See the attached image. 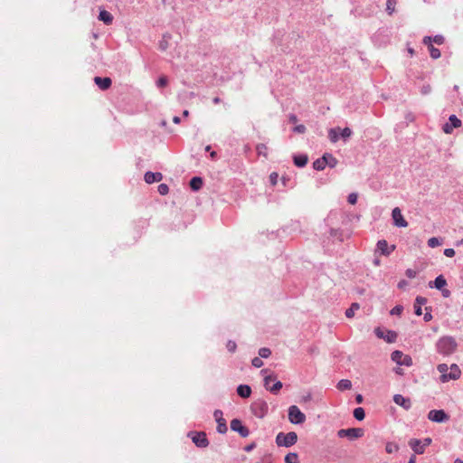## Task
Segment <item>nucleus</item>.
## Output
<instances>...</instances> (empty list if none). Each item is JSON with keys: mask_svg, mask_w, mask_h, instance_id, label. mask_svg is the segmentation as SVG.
Returning <instances> with one entry per match:
<instances>
[{"mask_svg": "<svg viewBox=\"0 0 463 463\" xmlns=\"http://www.w3.org/2000/svg\"><path fill=\"white\" fill-rule=\"evenodd\" d=\"M437 370L440 373V382L448 383L450 380H457L460 377L461 371L456 364L449 367L446 364H439Z\"/></svg>", "mask_w": 463, "mask_h": 463, "instance_id": "f257e3e1", "label": "nucleus"}, {"mask_svg": "<svg viewBox=\"0 0 463 463\" xmlns=\"http://www.w3.org/2000/svg\"><path fill=\"white\" fill-rule=\"evenodd\" d=\"M458 344L452 336H442L436 344L438 353L443 355H450L457 349Z\"/></svg>", "mask_w": 463, "mask_h": 463, "instance_id": "f03ea898", "label": "nucleus"}, {"mask_svg": "<svg viewBox=\"0 0 463 463\" xmlns=\"http://www.w3.org/2000/svg\"><path fill=\"white\" fill-rule=\"evenodd\" d=\"M298 441V435L294 431L288 433L279 432L276 436V444L279 447L289 448L295 445Z\"/></svg>", "mask_w": 463, "mask_h": 463, "instance_id": "7ed1b4c3", "label": "nucleus"}, {"mask_svg": "<svg viewBox=\"0 0 463 463\" xmlns=\"http://www.w3.org/2000/svg\"><path fill=\"white\" fill-rule=\"evenodd\" d=\"M268 373V369H262L260 373L264 375V386L267 390H269L272 393H277L282 388V383L280 381H276L274 385L270 386L269 383L276 380V375L274 374H266Z\"/></svg>", "mask_w": 463, "mask_h": 463, "instance_id": "20e7f679", "label": "nucleus"}, {"mask_svg": "<svg viewBox=\"0 0 463 463\" xmlns=\"http://www.w3.org/2000/svg\"><path fill=\"white\" fill-rule=\"evenodd\" d=\"M268 403L263 400H257L250 405V411L254 416L262 419L268 413Z\"/></svg>", "mask_w": 463, "mask_h": 463, "instance_id": "39448f33", "label": "nucleus"}, {"mask_svg": "<svg viewBox=\"0 0 463 463\" xmlns=\"http://www.w3.org/2000/svg\"><path fill=\"white\" fill-rule=\"evenodd\" d=\"M306 415L297 405H291L288 408V420L292 424H302L306 421Z\"/></svg>", "mask_w": 463, "mask_h": 463, "instance_id": "423d86ee", "label": "nucleus"}, {"mask_svg": "<svg viewBox=\"0 0 463 463\" xmlns=\"http://www.w3.org/2000/svg\"><path fill=\"white\" fill-rule=\"evenodd\" d=\"M392 360L399 365L411 366L412 359L410 355L404 354L402 351L396 350L391 354Z\"/></svg>", "mask_w": 463, "mask_h": 463, "instance_id": "0eeeda50", "label": "nucleus"}, {"mask_svg": "<svg viewBox=\"0 0 463 463\" xmlns=\"http://www.w3.org/2000/svg\"><path fill=\"white\" fill-rule=\"evenodd\" d=\"M428 419L433 422L442 423L448 421L449 416L443 410H431L428 413Z\"/></svg>", "mask_w": 463, "mask_h": 463, "instance_id": "6e6552de", "label": "nucleus"}, {"mask_svg": "<svg viewBox=\"0 0 463 463\" xmlns=\"http://www.w3.org/2000/svg\"><path fill=\"white\" fill-rule=\"evenodd\" d=\"M188 436L198 448H206L209 445L206 434L204 432H190Z\"/></svg>", "mask_w": 463, "mask_h": 463, "instance_id": "1a4fd4ad", "label": "nucleus"}, {"mask_svg": "<svg viewBox=\"0 0 463 463\" xmlns=\"http://www.w3.org/2000/svg\"><path fill=\"white\" fill-rule=\"evenodd\" d=\"M374 333L378 338L384 339L387 343H394L397 339V334L392 330L383 331L380 327H376Z\"/></svg>", "mask_w": 463, "mask_h": 463, "instance_id": "9d476101", "label": "nucleus"}, {"mask_svg": "<svg viewBox=\"0 0 463 463\" xmlns=\"http://www.w3.org/2000/svg\"><path fill=\"white\" fill-rule=\"evenodd\" d=\"M214 419L217 422V431L221 434H224L228 430L226 420L223 418L222 411L221 410H215L213 412Z\"/></svg>", "mask_w": 463, "mask_h": 463, "instance_id": "9b49d317", "label": "nucleus"}, {"mask_svg": "<svg viewBox=\"0 0 463 463\" xmlns=\"http://www.w3.org/2000/svg\"><path fill=\"white\" fill-rule=\"evenodd\" d=\"M231 430L238 432L242 438H246L250 434V430L247 427L243 426L239 419H233L231 421Z\"/></svg>", "mask_w": 463, "mask_h": 463, "instance_id": "f8f14e48", "label": "nucleus"}, {"mask_svg": "<svg viewBox=\"0 0 463 463\" xmlns=\"http://www.w3.org/2000/svg\"><path fill=\"white\" fill-rule=\"evenodd\" d=\"M460 126L461 120L458 119L456 115H451L449 118V122L443 126L442 129L445 133L450 134L454 128H459Z\"/></svg>", "mask_w": 463, "mask_h": 463, "instance_id": "ddd939ff", "label": "nucleus"}, {"mask_svg": "<svg viewBox=\"0 0 463 463\" xmlns=\"http://www.w3.org/2000/svg\"><path fill=\"white\" fill-rule=\"evenodd\" d=\"M392 220H393V223L395 226L397 227H407L408 226V222L407 221H405V219L403 218L402 214V212L400 210V208L398 207H395L392 212Z\"/></svg>", "mask_w": 463, "mask_h": 463, "instance_id": "4468645a", "label": "nucleus"}, {"mask_svg": "<svg viewBox=\"0 0 463 463\" xmlns=\"http://www.w3.org/2000/svg\"><path fill=\"white\" fill-rule=\"evenodd\" d=\"M394 250L395 246H389L385 240H381L377 242V250L384 256H389Z\"/></svg>", "mask_w": 463, "mask_h": 463, "instance_id": "2eb2a0df", "label": "nucleus"}, {"mask_svg": "<svg viewBox=\"0 0 463 463\" xmlns=\"http://www.w3.org/2000/svg\"><path fill=\"white\" fill-rule=\"evenodd\" d=\"M393 402L397 405L402 407L403 409H405L407 411L410 410L411 407V400L409 398L403 397L402 394H395L393 396Z\"/></svg>", "mask_w": 463, "mask_h": 463, "instance_id": "dca6fc26", "label": "nucleus"}, {"mask_svg": "<svg viewBox=\"0 0 463 463\" xmlns=\"http://www.w3.org/2000/svg\"><path fill=\"white\" fill-rule=\"evenodd\" d=\"M409 446L411 447V449L416 453V454H423L424 451H425V449L422 445V442L421 440L420 439H411L410 441H409Z\"/></svg>", "mask_w": 463, "mask_h": 463, "instance_id": "f3484780", "label": "nucleus"}, {"mask_svg": "<svg viewBox=\"0 0 463 463\" xmlns=\"http://www.w3.org/2000/svg\"><path fill=\"white\" fill-rule=\"evenodd\" d=\"M94 82L102 90H108L111 86V83H112L111 79L108 78V77H105V78L95 77Z\"/></svg>", "mask_w": 463, "mask_h": 463, "instance_id": "a211bd4d", "label": "nucleus"}, {"mask_svg": "<svg viewBox=\"0 0 463 463\" xmlns=\"http://www.w3.org/2000/svg\"><path fill=\"white\" fill-rule=\"evenodd\" d=\"M144 179L146 183L153 184L156 182H160L163 179V175L159 172L153 173L148 171L145 174Z\"/></svg>", "mask_w": 463, "mask_h": 463, "instance_id": "6ab92c4d", "label": "nucleus"}, {"mask_svg": "<svg viewBox=\"0 0 463 463\" xmlns=\"http://www.w3.org/2000/svg\"><path fill=\"white\" fill-rule=\"evenodd\" d=\"M427 303V298L424 297L418 296L415 299L414 303V313L417 316H420L422 314L421 306Z\"/></svg>", "mask_w": 463, "mask_h": 463, "instance_id": "aec40b11", "label": "nucleus"}, {"mask_svg": "<svg viewBox=\"0 0 463 463\" xmlns=\"http://www.w3.org/2000/svg\"><path fill=\"white\" fill-rule=\"evenodd\" d=\"M447 285V281L442 275H439L434 281L429 283L430 288H436L437 289H442Z\"/></svg>", "mask_w": 463, "mask_h": 463, "instance_id": "412c9836", "label": "nucleus"}, {"mask_svg": "<svg viewBox=\"0 0 463 463\" xmlns=\"http://www.w3.org/2000/svg\"><path fill=\"white\" fill-rule=\"evenodd\" d=\"M364 430L362 428H350L348 429L347 438L351 440L363 437Z\"/></svg>", "mask_w": 463, "mask_h": 463, "instance_id": "4be33fe9", "label": "nucleus"}, {"mask_svg": "<svg viewBox=\"0 0 463 463\" xmlns=\"http://www.w3.org/2000/svg\"><path fill=\"white\" fill-rule=\"evenodd\" d=\"M237 393L241 398H248L251 394V388L247 384H241L237 387Z\"/></svg>", "mask_w": 463, "mask_h": 463, "instance_id": "5701e85b", "label": "nucleus"}, {"mask_svg": "<svg viewBox=\"0 0 463 463\" xmlns=\"http://www.w3.org/2000/svg\"><path fill=\"white\" fill-rule=\"evenodd\" d=\"M99 20L102 21L105 24H111L113 16L109 12L101 10L99 14Z\"/></svg>", "mask_w": 463, "mask_h": 463, "instance_id": "b1692460", "label": "nucleus"}, {"mask_svg": "<svg viewBox=\"0 0 463 463\" xmlns=\"http://www.w3.org/2000/svg\"><path fill=\"white\" fill-rule=\"evenodd\" d=\"M293 161L298 167H303L307 164L308 157L307 155H298L294 156Z\"/></svg>", "mask_w": 463, "mask_h": 463, "instance_id": "393cba45", "label": "nucleus"}, {"mask_svg": "<svg viewBox=\"0 0 463 463\" xmlns=\"http://www.w3.org/2000/svg\"><path fill=\"white\" fill-rule=\"evenodd\" d=\"M203 186V179L199 176H194L190 180V187L193 191H198Z\"/></svg>", "mask_w": 463, "mask_h": 463, "instance_id": "a878e982", "label": "nucleus"}, {"mask_svg": "<svg viewBox=\"0 0 463 463\" xmlns=\"http://www.w3.org/2000/svg\"><path fill=\"white\" fill-rule=\"evenodd\" d=\"M324 156L326 157L325 165H328L330 168H334L337 165V159L329 153H325Z\"/></svg>", "mask_w": 463, "mask_h": 463, "instance_id": "bb28decb", "label": "nucleus"}, {"mask_svg": "<svg viewBox=\"0 0 463 463\" xmlns=\"http://www.w3.org/2000/svg\"><path fill=\"white\" fill-rule=\"evenodd\" d=\"M340 128H330L328 131V137L332 143H335L339 139Z\"/></svg>", "mask_w": 463, "mask_h": 463, "instance_id": "cd10ccee", "label": "nucleus"}, {"mask_svg": "<svg viewBox=\"0 0 463 463\" xmlns=\"http://www.w3.org/2000/svg\"><path fill=\"white\" fill-rule=\"evenodd\" d=\"M431 41L440 45L444 43V37L442 35H435L433 38H431L430 36H425L423 39V43L425 44H430Z\"/></svg>", "mask_w": 463, "mask_h": 463, "instance_id": "c85d7f7f", "label": "nucleus"}, {"mask_svg": "<svg viewBox=\"0 0 463 463\" xmlns=\"http://www.w3.org/2000/svg\"><path fill=\"white\" fill-rule=\"evenodd\" d=\"M352 388V383L350 380L342 379L337 383V389L340 391L350 390Z\"/></svg>", "mask_w": 463, "mask_h": 463, "instance_id": "c756f323", "label": "nucleus"}, {"mask_svg": "<svg viewBox=\"0 0 463 463\" xmlns=\"http://www.w3.org/2000/svg\"><path fill=\"white\" fill-rule=\"evenodd\" d=\"M325 161H326V157L324 156L322 157L317 159L316 161H314V163H313L314 169L317 170V171L324 170L326 167Z\"/></svg>", "mask_w": 463, "mask_h": 463, "instance_id": "7c9ffc66", "label": "nucleus"}, {"mask_svg": "<svg viewBox=\"0 0 463 463\" xmlns=\"http://www.w3.org/2000/svg\"><path fill=\"white\" fill-rule=\"evenodd\" d=\"M360 308V305L358 303H353L351 307L346 309L345 317L347 318H352L354 316V312Z\"/></svg>", "mask_w": 463, "mask_h": 463, "instance_id": "2f4dec72", "label": "nucleus"}, {"mask_svg": "<svg viewBox=\"0 0 463 463\" xmlns=\"http://www.w3.org/2000/svg\"><path fill=\"white\" fill-rule=\"evenodd\" d=\"M354 417L357 420H363L365 417L364 410L362 407H357L354 410Z\"/></svg>", "mask_w": 463, "mask_h": 463, "instance_id": "473e14b6", "label": "nucleus"}, {"mask_svg": "<svg viewBox=\"0 0 463 463\" xmlns=\"http://www.w3.org/2000/svg\"><path fill=\"white\" fill-rule=\"evenodd\" d=\"M298 456L297 453L289 452L285 457V462L286 463H298Z\"/></svg>", "mask_w": 463, "mask_h": 463, "instance_id": "72a5a7b5", "label": "nucleus"}, {"mask_svg": "<svg viewBox=\"0 0 463 463\" xmlns=\"http://www.w3.org/2000/svg\"><path fill=\"white\" fill-rule=\"evenodd\" d=\"M429 50L431 58L438 59L440 57V51L438 48L434 47L431 44H429Z\"/></svg>", "mask_w": 463, "mask_h": 463, "instance_id": "f704fd0d", "label": "nucleus"}, {"mask_svg": "<svg viewBox=\"0 0 463 463\" xmlns=\"http://www.w3.org/2000/svg\"><path fill=\"white\" fill-rule=\"evenodd\" d=\"M398 449H399V446L392 442H388L385 446V450L389 454L396 452V451H398Z\"/></svg>", "mask_w": 463, "mask_h": 463, "instance_id": "c9c22d12", "label": "nucleus"}, {"mask_svg": "<svg viewBox=\"0 0 463 463\" xmlns=\"http://www.w3.org/2000/svg\"><path fill=\"white\" fill-rule=\"evenodd\" d=\"M441 244L440 239L437 237H431L428 240V246L430 248L438 247Z\"/></svg>", "mask_w": 463, "mask_h": 463, "instance_id": "e433bc0d", "label": "nucleus"}, {"mask_svg": "<svg viewBox=\"0 0 463 463\" xmlns=\"http://www.w3.org/2000/svg\"><path fill=\"white\" fill-rule=\"evenodd\" d=\"M396 5V0H387L386 1V11L389 14H392L394 12Z\"/></svg>", "mask_w": 463, "mask_h": 463, "instance_id": "4c0bfd02", "label": "nucleus"}, {"mask_svg": "<svg viewBox=\"0 0 463 463\" xmlns=\"http://www.w3.org/2000/svg\"><path fill=\"white\" fill-rule=\"evenodd\" d=\"M170 38V35L165 34L163 36V40L159 43V48L162 51H165L168 48V39Z\"/></svg>", "mask_w": 463, "mask_h": 463, "instance_id": "58836bf2", "label": "nucleus"}, {"mask_svg": "<svg viewBox=\"0 0 463 463\" xmlns=\"http://www.w3.org/2000/svg\"><path fill=\"white\" fill-rule=\"evenodd\" d=\"M271 354V351L269 348L267 347H261L259 350V355L260 358H268Z\"/></svg>", "mask_w": 463, "mask_h": 463, "instance_id": "ea45409f", "label": "nucleus"}, {"mask_svg": "<svg viewBox=\"0 0 463 463\" xmlns=\"http://www.w3.org/2000/svg\"><path fill=\"white\" fill-rule=\"evenodd\" d=\"M256 150H257L259 155H262L265 157H267L268 147H267V146L265 144H259V145H257Z\"/></svg>", "mask_w": 463, "mask_h": 463, "instance_id": "a19ab883", "label": "nucleus"}, {"mask_svg": "<svg viewBox=\"0 0 463 463\" xmlns=\"http://www.w3.org/2000/svg\"><path fill=\"white\" fill-rule=\"evenodd\" d=\"M352 130L349 128H345L344 129L340 130V136L344 138H349L352 135Z\"/></svg>", "mask_w": 463, "mask_h": 463, "instance_id": "79ce46f5", "label": "nucleus"}, {"mask_svg": "<svg viewBox=\"0 0 463 463\" xmlns=\"http://www.w3.org/2000/svg\"><path fill=\"white\" fill-rule=\"evenodd\" d=\"M157 189H158V193H159L160 194H162V195H165V194H168V192H169L168 185H167V184H160L158 185V188H157Z\"/></svg>", "mask_w": 463, "mask_h": 463, "instance_id": "37998d69", "label": "nucleus"}, {"mask_svg": "<svg viewBox=\"0 0 463 463\" xmlns=\"http://www.w3.org/2000/svg\"><path fill=\"white\" fill-rule=\"evenodd\" d=\"M402 311H403V307L401 305H397L391 310V315L400 316L402 313Z\"/></svg>", "mask_w": 463, "mask_h": 463, "instance_id": "c03bdc74", "label": "nucleus"}, {"mask_svg": "<svg viewBox=\"0 0 463 463\" xmlns=\"http://www.w3.org/2000/svg\"><path fill=\"white\" fill-rule=\"evenodd\" d=\"M251 364L256 368H260L263 365V362L260 357H254L251 360Z\"/></svg>", "mask_w": 463, "mask_h": 463, "instance_id": "a18cd8bd", "label": "nucleus"}, {"mask_svg": "<svg viewBox=\"0 0 463 463\" xmlns=\"http://www.w3.org/2000/svg\"><path fill=\"white\" fill-rule=\"evenodd\" d=\"M226 347L229 352L233 353V352H235V350L237 348V345L234 341L229 340L226 344Z\"/></svg>", "mask_w": 463, "mask_h": 463, "instance_id": "49530a36", "label": "nucleus"}, {"mask_svg": "<svg viewBox=\"0 0 463 463\" xmlns=\"http://www.w3.org/2000/svg\"><path fill=\"white\" fill-rule=\"evenodd\" d=\"M425 310L426 312L423 316V319L424 321L429 322L432 319L431 307H425Z\"/></svg>", "mask_w": 463, "mask_h": 463, "instance_id": "de8ad7c7", "label": "nucleus"}, {"mask_svg": "<svg viewBox=\"0 0 463 463\" xmlns=\"http://www.w3.org/2000/svg\"><path fill=\"white\" fill-rule=\"evenodd\" d=\"M167 84V78L165 76H162L158 79L156 85L159 88L165 87Z\"/></svg>", "mask_w": 463, "mask_h": 463, "instance_id": "09e8293b", "label": "nucleus"}, {"mask_svg": "<svg viewBox=\"0 0 463 463\" xmlns=\"http://www.w3.org/2000/svg\"><path fill=\"white\" fill-rule=\"evenodd\" d=\"M347 201L351 204H354L357 202V194L355 193H352L348 195Z\"/></svg>", "mask_w": 463, "mask_h": 463, "instance_id": "8fccbe9b", "label": "nucleus"}, {"mask_svg": "<svg viewBox=\"0 0 463 463\" xmlns=\"http://www.w3.org/2000/svg\"><path fill=\"white\" fill-rule=\"evenodd\" d=\"M306 129H307L306 127L304 125L300 124V125L296 126L293 128V131L296 133L303 134L306 132Z\"/></svg>", "mask_w": 463, "mask_h": 463, "instance_id": "3c124183", "label": "nucleus"}, {"mask_svg": "<svg viewBox=\"0 0 463 463\" xmlns=\"http://www.w3.org/2000/svg\"><path fill=\"white\" fill-rule=\"evenodd\" d=\"M431 91V87L430 85L427 84V85H423L420 89V93L422 95H428L429 93H430Z\"/></svg>", "mask_w": 463, "mask_h": 463, "instance_id": "603ef678", "label": "nucleus"}, {"mask_svg": "<svg viewBox=\"0 0 463 463\" xmlns=\"http://www.w3.org/2000/svg\"><path fill=\"white\" fill-rule=\"evenodd\" d=\"M444 255L449 258H452L455 256V250L451 248H448L444 250Z\"/></svg>", "mask_w": 463, "mask_h": 463, "instance_id": "864d4df0", "label": "nucleus"}, {"mask_svg": "<svg viewBox=\"0 0 463 463\" xmlns=\"http://www.w3.org/2000/svg\"><path fill=\"white\" fill-rule=\"evenodd\" d=\"M348 429H341L337 431V436L339 438H347Z\"/></svg>", "mask_w": 463, "mask_h": 463, "instance_id": "5fc2aeb1", "label": "nucleus"}, {"mask_svg": "<svg viewBox=\"0 0 463 463\" xmlns=\"http://www.w3.org/2000/svg\"><path fill=\"white\" fill-rule=\"evenodd\" d=\"M279 178V175L275 172L271 173L269 175V179L272 184H276Z\"/></svg>", "mask_w": 463, "mask_h": 463, "instance_id": "6e6d98bb", "label": "nucleus"}, {"mask_svg": "<svg viewBox=\"0 0 463 463\" xmlns=\"http://www.w3.org/2000/svg\"><path fill=\"white\" fill-rule=\"evenodd\" d=\"M416 275H417V272H416L415 270H413V269H408L406 270V276H407L408 278H410V279H413V278H415V277H416Z\"/></svg>", "mask_w": 463, "mask_h": 463, "instance_id": "4d7b16f0", "label": "nucleus"}, {"mask_svg": "<svg viewBox=\"0 0 463 463\" xmlns=\"http://www.w3.org/2000/svg\"><path fill=\"white\" fill-rule=\"evenodd\" d=\"M421 442H422V445H423V447H424V449H425L426 447H428L429 445H430V443H431V439H430V438H426V439H424L423 440H421Z\"/></svg>", "mask_w": 463, "mask_h": 463, "instance_id": "13d9d810", "label": "nucleus"}, {"mask_svg": "<svg viewBox=\"0 0 463 463\" xmlns=\"http://www.w3.org/2000/svg\"><path fill=\"white\" fill-rule=\"evenodd\" d=\"M288 120L291 123H296L298 121V118L295 114H289Z\"/></svg>", "mask_w": 463, "mask_h": 463, "instance_id": "bf43d9fd", "label": "nucleus"}, {"mask_svg": "<svg viewBox=\"0 0 463 463\" xmlns=\"http://www.w3.org/2000/svg\"><path fill=\"white\" fill-rule=\"evenodd\" d=\"M442 296L444 298H449L450 296V291L449 289H446V288H442Z\"/></svg>", "mask_w": 463, "mask_h": 463, "instance_id": "052dcab7", "label": "nucleus"}, {"mask_svg": "<svg viewBox=\"0 0 463 463\" xmlns=\"http://www.w3.org/2000/svg\"><path fill=\"white\" fill-rule=\"evenodd\" d=\"M406 285H407V281H406V280H402V281H400V282H399L398 287H399L400 288H403V287H405Z\"/></svg>", "mask_w": 463, "mask_h": 463, "instance_id": "680f3d73", "label": "nucleus"}, {"mask_svg": "<svg viewBox=\"0 0 463 463\" xmlns=\"http://www.w3.org/2000/svg\"><path fill=\"white\" fill-rule=\"evenodd\" d=\"M355 401L357 403H361L363 402V396L361 394H357L355 397Z\"/></svg>", "mask_w": 463, "mask_h": 463, "instance_id": "e2e57ef3", "label": "nucleus"}, {"mask_svg": "<svg viewBox=\"0 0 463 463\" xmlns=\"http://www.w3.org/2000/svg\"><path fill=\"white\" fill-rule=\"evenodd\" d=\"M210 156H211L212 159L214 160L217 157V153L215 151H212L210 153Z\"/></svg>", "mask_w": 463, "mask_h": 463, "instance_id": "0e129e2a", "label": "nucleus"}, {"mask_svg": "<svg viewBox=\"0 0 463 463\" xmlns=\"http://www.w3.org/2000/svg\"><path fill=\"white\" fill-rule=\"evenodd\" d=\"M180 120H181V119H180V118H179V117H177V116H175V117L173 118V121H174V123H175V124L180 123Z\"/></svg>", "mask_w": 463, "mask_h": 463, "instance_id": "69168bd1", "label": "nucleus"}, {"mask_svg": "<svg viewBox=\"0 0 463 463\" xmlns=\"http://www.w3.org/2000/svg\"><path fill=\"white\" fill-rule=\"evenodd\" d=\"M408 463H416V458L415 456H411L408 461Z\"/></svg>", "mask_w": 463, "mask_h": 463, "instance_id": "338daca9", "label": "nucleus"}, {"mask_svg": "<svg viewBox=\"0 0 463 463\" xmlns=\"http://www.w3.org/2000/svg\"><path fill=\"white\" fill-rule=\"evenodd\" d=\"M253 448H254V444H250V445H248V446L245 448V450H246V451H250Z\"/></svg>", "mask_w": 463, "mask_h": 463, "instance_id": "774afa93", "label": "nucleus"}]
</instances>
